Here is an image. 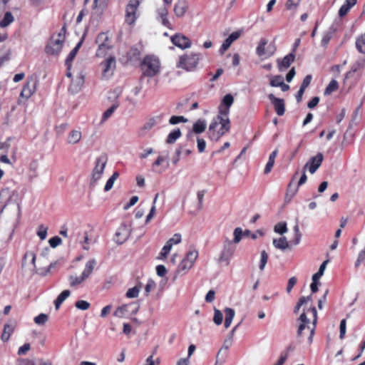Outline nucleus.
<instances>
[{
    "mask_svg": "<svg viewBox=\"0 0 365 365\" xmlns=\"http://www.w3.org/2000/svg\"><path fill=\"white\" fill-rule=\"evenodd\" d=\"M86 279L81 274L80 277L71 275L68 282L71 287H74L82 284Z\"/></svg>",
    "mask_w": 365,
    "mask_h": 365,
    "instance_id": "obj_37",
    "label": "nucleus"
},
{
    "mask_svg": "<svg viewBox=\"0 0 365 365\" xmlns=\"http://www.w3.org/2000/svg\"><path fill=\"white\" fill-rule=\"evenodd\" d=\"M186 122H187V119L183 116L173 115L169 120V123L172 125H175L179 123H186Z\"/></svg>",
    "mask_w": 365,
    "mask_h": 365,
    "instance_id": "obj_55",
    "label": "nucleus"
},
{
    "mask_svg": "<svg viewBox=\"0 0 365 365\" xmlns=\"http://www.w3.org/2000/svg\"><path fill=\"white\" fill-rule=\"evenodd\" d=\"M140 4V0H130L125 6V22L129 25L135 24L139 17L138 8Z\"/></svg>",
    "mask_w": 365,
    "mask_h": 365,
    "instance_id": "obj_6",
    "label": "nucleus"
},
{
    "mask_svg": "<svg viewBox=\"0 0 365 365\" xmlns=\"http://www.w3.org/2000/svg\"><path fill=\"white\" fill-rule=\"evenodd\" d=\"M138 309V307L135 303L123 304L118 307L114 312V316L118 318H123L130 314H135Z\"/></svg>",
    "mask_w": 365,
    "mask_h": 365,
    "instance_id": "obj_14",
    "label": "nucleus"
},
{
    "mask_svg": "<svg viewBox=\"0 0 365 365\" xmlns=\"http://www.w3.org/2000/svg\"><path fill=\"white\" fill-rule=\"evenodd\" d=\"M188 9V4L185 0H178L174 6V13L178 17L185 15Z\"/></svg>",
    "mask_w": 365,
    "mask_h": 365,
    "instance_id": "obj_19",
    "label": "nucleus"
},
{
    "mask_svg": "<svg viewBox=\"0 0 365 365\" xmlns=\"http://www.w3.org/2000/svg\"><path fill=\"white\" fill-rule=\"evenodd\" d=\"M95 42L98 45L96 56L98 58L105 57L109 51L113 48L109 31L99 33L96 36Z\"/></svg>",
    "mask_w": 365,
    "mask_h": 365,
    "instance_id": "obj_4",
    "label": "nucleus"
},
{
    "mask_svg": "<svg viewBox=\"0 0 365 365\" xmlns=\"http://www.w3.org/2000/svg\"><path fill=\"white\" fill-rule=\"evenodd\" d=\"M118 176H119L118 173H117V172L113 173V174L111 175V177L106 182V184L104 187V190L106 192H108L112 189L113 184L115 182V181L118 179Z\"/></svg>",
    "mask_w": 365,
    "mask_h": 365,
    "instance_id": "obj_40",
    "label": "nucleus"
},
{
    "mask_svg": "<svg viewBox=\"0 0 365 365\" xmlns=\"http://www.w3.org/2000/svg\"><path fill=\"white\" fill-rule=\"evenodd\" d=\"M223 321V314L222 313L217 309H214V317L213 322L216 325H220Z\"/></svg>",
    "mask_w": 365,
    "mask_h": 365,
    "instance_id": "obj_45",
    "label": "nucleus"
},
{
    "mask_svg": "<svg viewBox=\"0 0 365 365\" xmlns=\"http://www.w3.org/2000/svg\"><path fill=\"white\" fill-rule=\"evenodd\" d=\"M268 260V254L265 250L261 252V257L259 264V268L261 271H263Z\"/></svg>",
    "mask_w": 365,
    "mask_h": 365,
    "instance_id": "obj_46",
    "label": "nucleus"
},
{
    "mask_svg": "<svg viewBox=\"0 0 365 365\" xmlns=\"http://www.w3.org/2000/svg\"><path fill=\"white\" fill-rule=\"evenodd\" d=\"M96 265V259H89L86 265H85V268L82 272V275L86 278V279H88L91 274H92L94 268H95V266Z\"/></svg>",
    "mask_w": 365,
    "mask_h": 365,
    "instance_id": "obj_27",
    "label": "nucleus"
},
{
    "mask_svg": "<svg viewBox=\"0 0 365 365\" xmlns=\"http://www.w3.org/2000/svg\"><path fill=\"white\" fill-rule=\"evenodd\" d=\"M182 241V235L179 233L175 234L166 243L172 248L173 245H178Z\"/></svg>",
    "mask_w": 365,
    "mask_h": 365,
    "instance_id": "obj_43",
    "label": "nucleus"
},
{
    "mask_svg": "<svg viewBox=\"0 0 365 365\" xmlns=\"http://www.w3.org/2000/svg\"><path fill=\"white\" fill-rule=\"evenodd\" d=\"M163 115H158L148 118L146 122L139 128L138 134L140 137L145 136L149 131L153 129L157 125L162 123Z\"/></svg>",
    "mask_w": 365,
    "mask_h": 365,
    "instance_id": "obj_9",
    "label": "nucleus"
},
{
    "mask_svg": "<svg viewBox=\"0 0 365 365\" xmlns=\"http://www.w3.org/2000/svg\"><path fill=\"white\" fill-rule=\"evenodd\" d=\"M38 80L36 76H31L27 78L26 83L24 86L21 91H35L36 90V86Z\"/></svg>",
    "mask_w": 365,
    "mask_h": 365,
    "instance_id": "obj_23",
    "label": "nucleus"
},
{
    "mask_svg": "<svg viewBox=\"0 0 365 365\" xmlns=\"http://www.w3.org/2000/svg\"><path fill=\"white\" fill-rule=\"evenodd\" d=\"M15 365H36V363L31 359L19 358L16 360Z\"/></svg>",
    "mask_w": 365,
    "mask_h": 365,
    "instance_id": "obj_49",
    "label": "nucleus"
},
{
    "mask_svg": "<svg viewBox=\"0 0 365 365\" xmlns=\"http://www.w3.org/2000/svg\"><path fill=\"white\" fill-rule=\"evenodd\" d=\"M365 262V246L363 249L359 252L357 255V258L354 263V267L356 268H359L362 263Z\"/></svg>",
    "mask_w": 365,
    "mask_h": 365,
    "instance_id": "obj_42",
    "label": "nucleus"
},
{
    "mask_svg": "<svg viewBox=\"0 0 365 365\" xmlns=\"http://www.w3.org/2000/svg\"><path fill=\"white\" fill-rule=\"evenodd\" d=\"M332 38V33L330 31H327L324 34L322 41H321V46L322 47L326 48L327 45L329 44L330 40Z\"/></svg>",
    "mask_w": 365,
    "mask_h": 365,
    "instance_id": "obj_50",
    "label": "nucleus"
},
{
    "mask_svg": "<svg viewBox=\"0 0 365 365\" xmlns=\"http://www.w3.org/2000/svg\"><path fill=\"white\" fill-rule=\"evenodd\" d=\"M71 292L68 289L63 290L54 301L55 307L58 309L61 304L70 296Z\"/></svg>",
    "mask_w": 365,
    "mask_h": 365,
    "instance_id": "obj_31",
    "label": "nucleus"
},
{
    "mask_svg": "<svg viewBox=\"0 0 365 365\" xmlns=\"http://www.w3.org/2000/svg\"><path fill=\"white\" fill-rule=\"evenodd\" d=\"M155 282L153 280H148L145 287V294L148 295L149 293L155 289Z\"/></svg>",
    "mask_w": 365,
    "mask_h": 365,
    "instance_id": "obj_64",
    "label": "nucleus"
},
{
    "mask_svg": "<svg viewBox=\"0 0 365 365\" xmlns=\"http://www.w3.org/2000/svg\"><path fill=\"white\" fill-rule=\"evenodd\" d=\"M287 223L281 222L274 225V231L279 235H283L287 232Z\"/></svg>",
    "mask_w": 365,
    "mask_h": 365,
    "instance_id": "obj_41",
    "label": "nucleus"
},
{
    "mask_svg": "<svg viewBox=\"0 0 365 365\" xmlns=\"http://www.w3.org/2000/svg\"><path fill=\"white\" fill-rule=\"evenodd\" d=\"M339 88L337 81L332 79L327 86L325 91H336Z\"/></svg>",
    "mask_w": 365,
    "mask_h": 365,
    "instance_id": "obj_60",
    "label": "nucleus"
},
{
    "mask_svg": "<svg viewBox=\"0 0 365 365\" xmlns=\"http://www.w3.org/2000/svg\"><path fill=\"white\" fill-rule=\"evenodd\" d=\"M323 160L324 156L322 153H317L315 156L310 158L304 165L303 170H308L311 174H314L321 166Z\"/></svg>",
    "mask_w": 365,
    "mask_h": 365,
    "instance_id": "obj_13",
    "label": "nucleus"
},
{
    "mask_svg": "<svg viewBox=\"0 0 365 365\" xmlns=\"http://www.w3.org/2000/svg\"><path fill=\"white\" fill-rule=\"evenodd\" d=\"M115 235L118 237L119 235H123V239L119 241L118 240V242L119 243H122L123 241H125L128 237V232L125 226H123L119 228V230L116 232Z\"/></svg>",
    "mask_w": 365,
    "mask_h": 365,
    "instance_id": "obj_51",
    "label": "nucleus"
},
{
    "mask_svg": "<svg viewBox=\"0 0 365 365\" xmlns=\"http://www.w3.org/2000/svg\"><path fill=\"white\" fill-rule=\"evenodd\" d=\"M234 240L235 243H239L242 238L243 232L240 227H237L234 230Z\"/></svg>",
    "mask_w": 365,
    "mask_h": 365,
    "instance_id": "obj_54",
    "label": "nucleus"
},
{
    "mask_svg": "<svg viewBox=\"0 0 365 365\" xmlns=\"http://www.w3.org/2000/svg\"><path fill=\"white\" fill-rule=\"evenodd\" d=\"M16 327L15 323L12 324H6L4 325V331L1 334V339L4 341H9L11 335L13 334Z\"/></svg>",
    "mask_w": 365,
    "mask_h": 365,
    "instance_id": "obj_26",
    "label": "nucleus"
},
{
    "mask_svg": "<svg viewBox=\"0 0 365 365\" xmlns=\"http://www.w3.org/2000/svg\"><path fill=\"white\" fill-rule=\"evenodd\" d=\"M198 257V251L195 249H190L181 260L176 270V274H186L191 269Z\"/></svg>",
    "mask_w": 365,
    "mask_h": 365,
    "instance_id": "obj_5",
    "label": "nucleus"
},
{
    "mask_svg": "<svg viewBox=\"0 0 365 365\" xmlns=\"http://www.w3.org/2000/svg\"><path fill=\"white\" fill-rule=\"evenodd\" d=\"M207 122L205 120L199 119L193 125L192 131L196 134H200L205 130Z\"/></svg>",
    "mask_w": 365,
    "mask_h": 365,
    "instance_id": "obj_30",
    "label": "nucleus"
},
{
    "mask_svg": "<svg viewBox=\"0 0 365 365\" xmlns=\"http://www.w3.org/2000/svg\"><path fill=\"white\" fill-rule=\"evenodd\" d=\"M118 106H119L118 102L113 103L111 107L109 108L108 110H106L103 113L101 123H103L106 120H107L112 115V114L115 110V109L118 107Z\"/></svg>",
    "mask_w": 365,
    "mask_h": 365,
    "instance_id": "obj_36",
    "label": "nucleus"
},
{
    "mask_svg": "<svg viewBox=\"0 0 365 365\" xmlns=\"http://www.w3.org/2000/svg\"><path fill=\"white\" fill-rule=\"evenodd\" d=\"M75 307L80 310L86 311L91 307V304L86 300H78L75 303Z\"/></svg>",
    "mask_w": 365,
    "mask_h": 365,
    "instance_id": "obj_47",
    "label": "nucleus"
},
{
    "mask_svg": "<svg viewBox=\"0 0 365 365\" xmlns=\"http://www.w3.org/2000/svg\"><path fill=\"white\" fill-rule=\"evenodd\" d=\"M31 349V345L29 343H26L24 344L23 346H21V347H19V350H18V355L19 356H23V355H26L27 354V352Z\"/></svg>",
    "mask_w": 365,
    "mask_h": 365,
    "instance_id": "obj_61",
    "label": "nucleus"
},
{
    "mask_svg": "<svg viewBox=\"0 0 365 365\" xmlns=\"http://www.w3.org/2000/svg\"><path fill=\"white\" fill-rule=\"evenodd\" d=\"M167 159V156L159 155L155 161L152 164V170L155 173H162V170L159 168V166L164 163Z\"/></svg>",
    "mask_w": 365,
    "mask_h": 365,
    "instance_id": "obj_34",
    "label": "nucleus"
},
{
    "mask_svg": "<svg viewBox=\"0 0 365 365\" xmlns=\"http://www.w3.org/2000/svg\"><path fill=\"white\" fill-rule=\"evenodd\" d=\"M329 260H325L320 265L319 269L317 273L313 274L312 281H319V279L323 276L324 270L327 267V264H328Z\"/></svg>",
    "mask_w": 365,
    "mask_h": 365,
    "instance_id": "obj_39",
    "label": "nucleus"
},
{
    "mask_svg": "<svg viewBox=\"0 0 365 365\" xmlns=\"http://www.w3.org/2000/svg\"><path fill=\"white\" fill-rule=\"evenodd\" d=\"M234 101L235 98L230 93L222 98L218 106V114L216 119L209 126L208 135L212 140L217 141L222 135L229 132L230 129V109Z\"/></svg>",
    "mask_w": 365,
    "mask_h": 365,
    "instance_id": "obj_1",
    "label": "nucleus"
},
{
    "mask_svg": "<svg viewBox=\"0 0 365 365\" xmlns=\"http://www.w3.org/2000/svg\"><path fill=\"white\" fill-rule=\"evenodd\" d=\"M31 93H20L18 98L19 104H25L26 101L31 97Z\"/></svg>",
    "mask_w": 365,
    "mask_h": 365,
    "instance_id": "obj_62",
    "label": "nucleus"
},
{
    "mask_svg": "<svg viewBox=\"0 0 365 365\" xmlns=\"http://www.w3.org/2000/svg\"><path fill=\"white\" fill-rule=\"evenodd\" d=\"M137 93H130L125 96V101L131 105H135L137 103Z\"/></svg>",
    "mask_w": 365,
    "mask_h": 365,
    "instance_id": "obj_59",
    "label": "nucleus"
},
{
    "mask_svg": "<svg viewBox=\"0 0 365 365\" xmlns=\"http://www.w3.org/2000/svg\"><path fill=\"white\" fill-rule=\"evenodd\" d=\"M269 84L272 87H280L282 91H287L289 89V86L284 83V78L281 76H276L270 79Z\"/></svg>",
    "mask_w": 365,
    "mask_h": 365,
    "instance_id": "obj_20",
    "label": "nucleus"
},
{
    "mask_svg": "<svg viewBox=\"0 0 365 365\" xmlns=\"http://www.w3.org/2000/svg\"><path fill=\"white\" fill-rule=\"evenodd\" d=\"M101 65L102 66L103 76L104 77L110 76L113 74L116 66L115 58L114 56H109Z\"/></svg>",
    "mask_w": 365,
    "mask_h": 365,
    "instance_id": "obj_15",
    "label": "nucleus"
},
{
    "mask_svg": "<svg viewBox=\"0 0 365 365\" xmlns=\"http://www.w3.org/2000/svg\"><path fill=\"white\" fill-rule=\"evenodd\" d=\"M278 115H283L285 111V104L283 99L275 97L272 93L268 96Z\"/></svg>",
    "mask_w": 365,
    "mask_h": 365,
    "instance_id": "obj_17",
    "label": "nucleus"
},
{
    "mask_svg": "<svg viewBox=\"0 0 365 365\" xmlns=\"http://www.w3.org/2000/svg\"><path fill=\"white\" fill-rule=\"evenodd\" d=\"M139 56L140 51L137 48H131L127 53V58L130 61L138 58Z\"/></svg>",
    "mask_w": 365,
    "mask_h": 365,
    "instance_id": "obj_56",
    "label": "nucleus"
},
{
    "mask_svg": "<svg viewBox=\"0 0 365 365\" xmlns=\"http://www.w3.org/2000/svg\"><path fill=\"white\" fill-rule=\"evenodd\" d=\"M82 43H83V40H81L68 55V56L66 59V65L68 69H70V68L71 66V62L73 61V60L74 59L76 56L77 55L78 50L81 47Z\"/></svg>",
    "mask_w": 365,
    "mask_h": 365,
    "instance_id": "obj_24",
    "label": "nucleus"
},
{
    "mask_svg": "<svg viewBox=\"0 0 365 365\" xmlns=\"http://www.w3.org/2000/svg\"><path fill=\"white\" fill-rule=\"evenodd\" d=\"M235 250L236 247L233 245L232 242L227 240L224 244L223 249L219 258V262H225L226 264L228 265L230 264V259L234 255Z\"/></svg>",
    "mask_w": 365,
    "mask_h": 365,
    "instance_id": "obj_12",
    "label": "nucleus"
},
{
    "mask_svg": "<svg viewBox=\"0 0 365 365\" xmlns=\"http://www.w3.org/2000/svg\"><path fill=\"white\" fill-rule=\"evenodd\" d=\"M107 162L108 158L106 155H101L96 158L95 167L92 173L93 183L96 182L101 178Z\"/></svg>",
    "mask_w": 365,
    "mask_h": 365,
    "instance_id": "obj_8",
    "label": "nucleus"
},
{
    "mask_svg": "<svg viewBox=\"0 0 365 365\" xmlns=\"http://www.w3.org/2000/svg\"><path fill=\"white\" fill-rule=\"evenodd\" d=\"M339 329H340V334L339 338L341 339H343L344 338V336L346 334V319H342L340 322L339 325Z\"/></svg>",
    "mask_w": 365,
    "mask_h": 365,
    "instance_id": "obj_63",
    "label": "nucleus"
},
{
    "mask_svg": "<svg viewBox=\"0 0 365 365\" xmlns=\"http://www.w3.org/2000/svg\"><path fill=\"white\" fill-rule=\"evenodd\" d=\"M140 290V287L135 286V287L128 289V291L125 294V296L130 299L135 298L138 296Z\"/></svg>",
    "mask_w": 365,
    "mask_h": 365,
    "instance_id": "obj_44",
    "label": "nucleus"
},
{
    "mask_svg": "<svg viewBox=\"0 0 365 365\" xmlns=\"http://www.w3.org/2000/svg\"><path fill=\"white\" fill-rule=\"evenodd\" d=\"M48 315L42 313L34 318V322L38 325H43L48 321Z\"/></svg>",
    "mask_w": 365,
    "mask_h": 365,
    "instance_id": "obj_52",
    "label": "nucleus"
},
{
    "mask_svg": "<svg viewBox=\"0 0 365 365\" xmlns=\"http://www.w3.org/2000/svg\"><path fill=\"white\" fill-rule=\"evenodd\" d=\"M200 59V53H191L185 54L180 57L178 66L187 71H190L197 66Z\"/></svg>",
    "mask_w": 365,
    "mask_h": 365,
    "instance_id": "obj_7",
    "label": "nucleus"
},
{
    "mask_svg": "<svg viewBox=\"0 0 365 365\" xmlns=\"http://www.w3.org/2000/svg\"><path fill=\"white\" fill-rule=\"evenodd\" d=\"M295 59V54L290 53L285 56L281 61H278V67L279 70L288 68Z\"/></svg>",
    "mask_w": 365,
    "mask_h": 365,
    "instance_id": "obj_21",
    "label": "nucleus"
},
{
    "mask_svg": "<svg viewBox=\"0 0 365 365\" xmlns=\"http://www.w3.org/2000/svg\"><path fill=\"white\" fill-rule=\"evenodd\" d=\"M48 228L43 225H40L38 228L37 235L42 240H45L47 235Z\"/></svg>",
    "mask_w": 365,
    "mask_h": 365,
    "instance_id": "obj_57",
    "label": "nucleus"
},
{
    "mask_svg": "<svg viewBox=\"0 0 365 365\" xmlns=\"http://www.w3.org/2000/svg\"><path fill=\"white\" fill-rule=\"evenodd\" d=\"M64 35L59 33L58 38L51 39L46 47V52L49 55H57L61 51L64 42Z\"/></svg>",
    "mask_w": 365,
    "mask_h": 365,
    "instance_id": "obj_11",
    "label": "nucleus"
},
{
    "mask_svg": "<svg viewBox=\"0 0 365 365\" xmlns=\"http://www.w3.org/2000/svg\"><path fill=\"white\" fill-rule=\"evenodd\" d=\"M14 20V18L12 15V14L10 11H7L5 13L4 18L0 21V26L1 28L6 27L9 26L11 23H12Z\"/></svg>",
    "mask_w": 365,
    "mask_h": 365,
    "instance_id": "obj_38",
    "label": "nucleus"
},
{
    "mask_svg": "<svg viewBox=\"0 0 365 365\" xmlns=\"http://www.w3.org/2000/svg\"><path fill=\"white\" fill-rule=\"evenodd\" d=\"M171 249L172 248L170 247V245H168L167 243H165V245L162 248L160 252L159 253V255L158 256V259H164L165 258H166L170 252Z\"/></svg>",
    "mask_w": 365,
    "mask_h": 365,
    "instance_id": "obj_48",
    "label": "nucleus"
},
{
    "mask_svg": "<svg viewBox=\"0 0 365 365\" xmlns=\"http://www.w3.org/2000/svg\"><path fill=\"white\" fill-rule=\"evenodd\" d=\"M242 32L240 31H237L232 32L222 43L219 51L221 54H223L231 46V44L238 39L241 36Z\"/></svg>",
    "mask_w": 365,
    "mask_h": 365,
    "instance_id": "obj_18",
    "label": "nucleus"
},
{
    "mask_svg": "<svg viewBox=\"0 0 365 365\" xmlns=\"http://www.w3.org/2000/svg\"><path fill=\"white\" fill-rule=\"evenodd\" d=\"M317 321V312L315 307H309L307 311L304 309L298 319V336L302 337L308 334L310 344L314 334Z\"/></svg>",
    "mask_w": 365,
    "mask_h": 365,
    "instance_id": "obj_2",
    "label": "nucleus"
},
{
    "mask_svg": "<svg viewBox=\"0 0 365 365\" xmlns=\"http://www.w3.org/2000/svg\"><path fill=\"white\" fill-rule=\"evenodd\" d=\"M312 301V296H307V297H302L299 302H297L295 308H294V313H297L299 311V309L302 306H304V309L307 311L309 307H314L312 304H309V302Z\"/></svg>",
    "mask_w": 365,
    "mask_h": 365,
    "instance_id": "obj_22",
    "label": "nucleus"
},
{
    "mask_svg": "<svg viewBox=\"0 0 365 365\" xmlns=\"http://www.w3.org/2000/svg\"><path fill=\"white\" fill-rule=\"evenodd\" d=\"M273 245L279 250H284L289 247V242L285 237H280L277 239H273Z\"/></svg>",
    "mask_w": 365,
    "mask_h": 365,
    "instance_id": "obj_28",
    "label": "nucleus"
},
{
    "mask_svg": "<svg viewBox=\"0 0 365 365\" xmlns=\"http://www.w3.org/2000/svg\"><path fill=\"white\" fill-rule=\"evenodd\" d=\"M365 66V59L360 58L357 60L353 65L351 66V70L347 73L346 76L349 75L351 73H356L361 69H363Z\"/></svg>",
    "mask_w": 365,
    "mask_h": 365,
    "instance_id": "obj_33",
    "label": "nucleus"
},
{
    "mask_svg": "<svg viewBox=\"0 0 365 365\" xmlns=\"http://www.w3.org/2000/svg\"><path fill=\"white\" fill-rule=\"evenodd\" d=\"M36 255L33 252H27L24 255L22 268L27 274L33 275L36 272Z\"/></svg>",
    "mask_w": 365,
    "mask_h": 365,
    "instance_id": "obj_10",
    "label": "nucleus"
},
{
    "mask_svg": "<svg viewBox=\"0 0 365 365\" xmlns=\"http://www.w3.org/2000/svg\"><path fill=\"white\" fill-rule=\"evenodd\" d=\"M181 136V131L179 128L175 129L170 132L166 139V143L168 144L174 143Z\"/></svg>",
    "mask_w": 365,
    "mask_h": 365,
    "instance_id": "obj_35",
    "label": "nucleus"
},
{
    "mask_svg": "<svg viewBox=\"0 0 365 365\" xmlns=\"http://www.w3.org/2000/svg\"><path fill=\"white\" fill-rule=\"evenodd\" d=\"M267 43L268 41L266 38H262L260 39L256 48V53L258 56L262 57L266 55L265 48Z\"/></svg>",
    "mask_w": 365,
    "mask_h": 365,
    "instance_id": "obj_32",
    "label": "nucleus"
},
{
    "mask_svg": "<svg viewBox=\"0 0 365 365\" xmlns=\"http://www.w3.org/2000/svg\"><path fill=\"white\" fill-rule=\"evenodd\" d=\"M171 41L175 46L182 49L190 48L192 44L190 39L181 34L173 35Z\"/></svg>",
    "mask_w": 365,
    "mask_h": 365,
    "instance_id": "obj_16",
    "label": "nucleus"
},
{
    "mask_svg": "<svg viewBox=\"0 0 365 365\" xmlns=\"http://www.w3.org/2000/svg\"><path fill=\"white\" fill-rule=\"evenodd\" d=\"M312 78V75L306 76L305 78H304L298 91H304L305 89L309 86Z\"/></svg>",
    "mask_w": 365,
    "mask_h": 365,
    "instance_id": "obj_53",
    "label": "nucleus"
},
{
    "mask_svg": "<svg viewBox=\"0 0 365 365\" xmlns=\"http://www.w3.org/2000/svg\"><path fill=\"white\" fill-rule=\"evenodd\" d=\"M225 314V327L227 329L232 324V319L235 317V312L233 309L227 307L224 310Z\"/></svg>",
    "mask_w": 365,
    "mask_h": 365,
    "instance_id": "obj_29",
    "label": "nucleus"
},
{
    "mask_svg": "<svg viewBox=\"0 0 365 365\" xmlns=\"http://www.w3.org/2000/svg\"><path fill=\"white\" fill-rule=\"evenodd\" d=\"M232 341L233 340L232 339V336H228L227 338L224 341L223 345L219 351L220 354H221V352L223 351L226 352L232 345Z\"/></svg>",
    "mask_w": 365,
    "mask_h": 365,
    "instance_id": "obj_58",
    "label": "nucleus"
},
{
    "mask_svg": "<svg viewBox=\"0 0 365 365\" xmlns=\"http://www.w3.org/2000/svg\"><path fill=\"white\" fill-rule=\"evenodd\" d=\"M82 138V133L80 130H72L67 138V143L69 145H75L78 143Z\"/></svg>",
    "mask_w": 365,
    "mask_h": 365,
    "instance_id": "obj_25",
    "label": "nucleus"
},
{
    "mask_svg": "<svg viewBox=\"0 0 365 365\" xmlns=\"http://www.w3.org/2000/svg\"><path fill=\"white\" fill-rule=\"evenodd\" d=\"M160 61L154 55L145 56L140 63L143 76L148 77H153L158 75L160 71Z\"/></svg>",
    "mask_w": 365,
    "mask_h": 365,
    "instance_id": "obj_3",
    "label": "nucleus"
}]
</instances>
